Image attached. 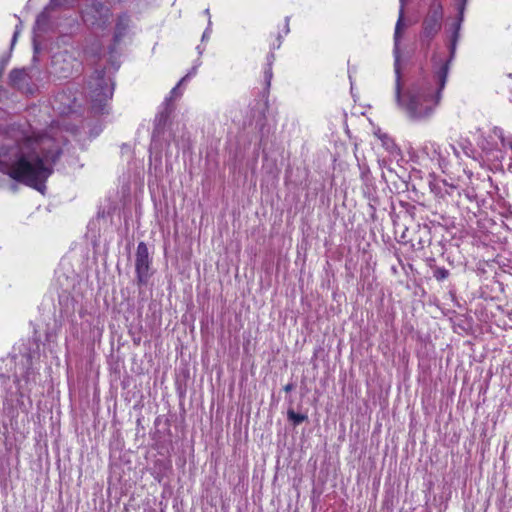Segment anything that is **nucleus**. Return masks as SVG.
Returning <instances> with one entry per match:
<instances>
[{"label":"nucleus","mask_w":512,"mask_h":512,"mask_svg":"<svg viewBox=\"0 0 512 512\" xmlns=\"http://www.w3.org/2000/svg\"><path fill=\"white\" fill-rule=\"evenodd\" d=\"M60 154V147L51 138H27L0 153V171L18 182L41 190Z\"/></svg>","instance_id":"f257e3e1"},{"label":"nucleus","mask_w":512,"mask_h":512,"mask_svg":"<svg viewBox=\"0 0 512 512\" xmlns=\"http://www.w3.org/2000/svg\"><path fill=\"white\" fill-rule=\"evenodd\" d=\"M450 60L445 61L436 72L438 87L434 89L431 85L422 84L412 86L407 93H401L400 77L396 80V101L407 116L412 120H424L429 118L441 97L449 72Z\"/></svg>","instance_id":"f03ea898"},{"label":"nucleus","mask_w":512,"mask_h":512,"mask_svg":"<svg viewBox=\"0 0 512 512\" xmlns=\"http://www.w3.org/2000/svg\"><path fill=\"white\" fill-rule=\"evenodd\" d=\"M443 7L438 1L431 3L429 11L422 23L420 41L422 46L429 47L431 40L438 34L442 27Z\"/></svg>","instance_id":"7ed1b4c3"},{"label":"nucleus","mask_w":512,"mask_h":512,"mask_svg":"<svg viewBox=\"0 0 512 512\" xmlns=\"http://www.w3.org/2000/svg\"><path fill=\"white\" fill-rule=\"evenodd\" d=\"M87 94L95 106H101L103 102L113 95V87L105 78L104 70H95L87 83Z\"/></svg>","instance_id":"20e7f679"},{"label":"nucleus","mask_w":512,"mask_h":512,"mask_svg":"<svg viewBox=\"0 0 512 512\" xmlns=\"http://www.w3.org/2000/svg\"><path fill=\"white\" fill-rule=\"evenodd\" d=\"M152 260L149 255L148 247L144 242L138 243L135 254V272L139 285L146 284L149 279V270Z\"/></svg>","instance_id":"39448f33"},{"label":"nucleus","mask_w":512,"mask_h":512,"mask_svg":"<svg viewBox=\"0 0 512 512\" xmlns=\"http://www.w3.org/2000/svg\"><path fill=\"white\" fill-rule=\"evenodd\" d=\"M172 110V105L168 103L164 104V109L161 112H159L155 118L154 133L160 134L163 131Z\"/></svg>","instance_id":"423d86ee"},{"label":"nucleus","mask_w":512,"mask_h":512,"mask_svg":"<svg viewBox=\"0 0 512 512\" xmlns=\"http://www.w3.org/2000/svg\"><path fill=\"white\" fill-rule=\"evenodd\" d=\"M26 78L27 73L24 69H14L9 74L10 83L16 88H21Z\"/></svg>","instance_id":"0eeeda50"},{"label":"nucleus","mask_w":512,"mask_h":512,"mask_svg":"<svg viewBox=\"0 0 512 512\" xmlns=\"http://www.w3.org/2000/svg\"><path fill=\"white\" fill-rule=\"evenodd\" d=\"M267 60H268V63H267V68L264 71V79H265L266 89H269L270 84H271L272 75H273L271 66H272V62L274 60V54L270 53L267 57Z\"/></svg>","instance_id":"6e6552de"},{"label":"nucleus","mask_w":512,"mask_h":512,"mask_svg":"<svg viewBox=\"0 0 512 512\" xmlns=\"http://www.w3.org/2000/svg\"><path fill=\"white\" fill-rule=\"evenodd\" d=\"M92 9L95 10L100 16V18L108 19L110 15L109 8L106 7L104 4L98 1H94L92 4Z\"/></svg>","instance_id":"1a4fd4ad"},{"label":"nucleus","mask_w":512,"mask_h":512,"mask_svg":"<svg viewBox=\"0 0 512 512\" xmlns=\"http://www.w3.org/2000/svg\"><path fill=\"white\" fill-rule=\"evenodd\" d=\"M287 417L290 421L293 422L294 425H299L302 422L306 421L308 418L307 415L296 413L292 409L288 410Z\"/></svg>","instance_id":"9d476101"},{"label":"nucleus","mask_w":512,"mask_h":512,"mask_svg":"<svg viewBox=\"0 0 512 512\" xmlns=\"http://www.w3.org/2000/svg\"><path fill=\"white\" fill-rule=\"evenodd\" d=\"M189 75L184 76L179 83L171 90L170 97L166 98L164 104L168 103L171 105V102L179 97L181 93L179 92V87L186 81Z\"/></svg>","instance_id":"9b49d317"},{"label":"nucleus","mask_w":512,"mask_h":512,"mask_svg":"<svg viewBox=\"0 0 512 512\" xmlns=\"http://www.w3.org/2000/svg\"><path fill=\"white\" fill-rule=\"evenodd\" d=\"M400 2H401L400 16H399V19H398V21L396 23L395 34H394V38H395L396 44L398 43L400 29L402 27L405 0H400Z\"/></svg>","instance_id":"f8f14e48"},{"label":"nucleus","mask_w":512,"mask_h":512,"mask_svg":"<svg viewBox=\"0 0 512 512\" xmlns=\"http://www.w3.org/2000/svg\"><path fill=\"white\" fill-rule=\"evenodd\" d=\"M449 276V271L444 267H438L434 270V277L438 281H442Z\"/></svg>","instance_id":"ddd939ff"},{"label":"nucleus","mask_w":512,"mask_h":512,"mask_svg":"<svg viewBox=\"0 0 512 512\" xmlns=\"http://www.w3.org/2000/svg\"><path fill=\"white\" fill-rule=\"evenodd\" d=\"M457 37H458V32H455L454 36H453L452 47H451V56H453V54H454L455 44H456Z\"/></svg>","instance_id":"4468645a"},{"label":"nucleus","mask_w":512,"mask_h":512,"mask_svg":"<svg viewBox=\"0 0 512 512\" xmlns=\"http://www.w3.org/2000/svg\"><path fill=\"white\" fill-rule=\"evenodd\" d=\"M285 392H290L294 389V385L292 383H288L283 387Z\"/></svg>","instance_id":"2eb2a0df"},{"label":"nucleus","mask_w":512,"mask_h":512,"mask_svg":"<svg viewBox=\"0 0 512 512\" xmlns=\"http://www.w3.org/2000/svg\"><path fill=\"white\" fill-rule=\"evenodd\" d=\"M57 64V58L53 61V65L56 66Z\"/></svg>","instance_id":"dca6fc26"},{"label":"nucleus","mask_w":512,"mask_h":512,"mask_svg":"<svg viewBox=\"0 0 512 512\" xmlns=\"http://www.w3.org/2000/svg\"><path fill=\"white\" fill-rule=\"evenodd\" d=\"M16 37H17V33L14 34L13 41H15Z\"/></svg>","instance_id":"f3484780"},{"label":"nucleus","mask_w":512,"mask_h":512,"mask_svg":"<svg viewBox=\"0 0 512 512\" xmlns=\"http://www.w3.org/2000/svg\"><path fill=\"white\" fill-rule=\"evenodd\" d=\"M51 2H52V3H55V2H56V0H51Z\"/></svg>","instance_id":"a211bd4d"}]
</instances>
